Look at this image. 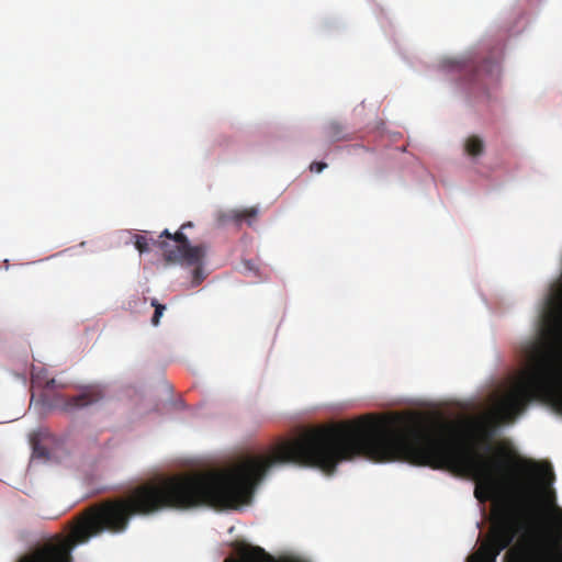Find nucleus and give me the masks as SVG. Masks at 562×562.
Here are the masks:
<instances>
[{
	"instance_id": "obj_1",
	"label": "nucleus",
	"mask_w": 562,
	"mask_h": 562,
	"mask_svg": "<svg viewBox=\"0 0 562 562\" xmlns=\"http://www.w3.org/2000/svg\"><path fill=\"white\" fill-rule=\"evenodd\" d=\"M527 366L497 398L491 413L473 419L465 431L449 423L427 425L415 418H385V462L404 459L418 465L464 472L475 481V497L484 503L505 497L493 513L491 529L468 562H496L522 528L520 514L531 507L538 495L532 474L510 476L514 464L505 457L487 458L479 452V442L491 439L496 426L513 422L529 403L555 395L554 405L562 413V369L558 351L538 340L531 341ZM522 470L521 464H515Z\"/></svg>"
},
{
	"instance_id": "obj_2",
	"label": "nucleus",
	"mask_w": 562,
	"mask_h": 562,
	"mask_svg": "<svg viewBox=\"0 0 562 562\" xmlns=\"http://www.w3.org/2000/svg\"><path fill=\"white\" fill-rule=\"evenodd\" d=\"M543 501L549 507L553 528H526L517 547L508 552L512 562H562V508L555 504L553 491H548Z\"/></svg>"
},
{
	"instance_id": "obj_3",
	"label": "nucleus",
	"mask_w": 562,
	"mask_h": 562,
	"mask_svg": "<svg viewBox=\"0 0 562 562\" xmlns=\"http://www.w3.org/2000/svg\"><path fill=\"white\" fill-rule=\"evenodd\" d=\"M154 244L161 249L165 261L170 263L200 265L207 251L203 244L190 245L181 231L171 234L165 229L159 235V240H155Z\"/></svg>"
},
{
	"instance_id": "obj_4",
	"label": "nucleus",
	"mask_w": 562,
	"mask_h": 562,
	"mask_svg": "<svg viewBox=\"0 0 562 562\" xmlns=\"http://www.w3.org/2000/svg\"><path fill=\"white\" fill-rule=\"evenodd\" d=\"M451 67L456 68L468 82H477L484 87L496 82L499 76V59L497 57H490L479 63L476 56L468 55L451 60Z\"/></svg>"
},
{
	"instance_id": "obj_5",
	"label": "nucleus",
	"mask_w": 562,
	"mask_h": 562,
	"mask_svg": "<svg viewBox=\"0 0 562 562\" xmlns=\"http://www.w3.org/2000/svg\"><path fill=\"white\" fill-rule=\"evenodd\" d=\"M102 397L103 393L99 386H86L79 394L65 398V409L83 408L98 403Z\"/></svg>"
},
{
	"instance_id": "obj_6",
	"label": "nucleus",
	"mask_w": 562,
	"mask_h": 562,
	"mask_svg": "<svg viewBox=\"0 0 562 562\" xmlns=\"http://www.w3.org/2000/svg\"><path fill=\"white\" fill-rule=\"evenodd\" d=\"M258 216V209L255 206L240 209V210H232L223 215V221L228 222L232 221L237 225H240L243 222H246L249 226L252 225L255 220Z\"/></svg>"
},
{
	"instance_id": "obj_7",
	"label": "nucleus",
	"mask_w": 562,
	"mask_h": 562,
	"mask_svg": "<svg viewBox=\"0 0 562 562\" xmlns=\"http://www.w3.org/2000/svg\"><path fill=\"white\" fill-rule=\"evenodd\" d=\"M325 137L328 142L335 143L348 139L346 128L338 122H330L324 128Z\"/></svg>"
},
{
	"instance_id": "obj_8",
	"label": "nucleus",
	"mask_w": 562,
	"mask_h": 562,
	"mask_svg": "<svg viewBox=\"0 0 562 562\" xmlns=\"http://www.w3.org/2000/svg\"><path fill=\"white\" fill-rule=\"evenodd\" d=\"M464 150L470 156H480L484 151V143L479 136L472 135L467 138L464 143Z\"/></svg>"
},
{
	"instance_id": "obj_9",
	"label": "nucleus",
	"mask_w": 562,
	"mask_h": 562,
	"mask_svg": "<svg viewBox=\"0 0 562 562\" xmlns=\"http://www.w3.org/2000/svg\"><path fill=\"white\" fill-rule=\"evenodd\" d=\"M32 383L35 386H42L47 390H55L60 386L57 384V381L55 379H49L44 382L40 374L35 373L34 371L32 372Z\"/></svg>"
},
{
	"instance_id": "obj_10",
	"label": "nucleus",
	"mask_w": 562,
	"mask_h": 562,
	"mask_svg": "<svg viewBox=\"0 0 562 562\" xmlns=\"http://www.w3.org/2000/svg\"><path fill=\"white\" fill-rule=\"evenodd\" d=\"M151 306L155 307V312L151 318V324L154 326H157L159 324L160 317L162 316L166 306L164 304H160L156 299L151 301Z\"/></svg>"
},
{
	"instance_id": "obj_11",
	"label": "nucleus",
	"mask_w": 562,
	"mask_h": 562,
	"mask_svg": "<svg viewBox=\"0 0 562 562\" xmlns=\"http://www.w3.org/2000/svg\"><path fill=\"white\" fill-rule=\"evenodd\" d=\"M203 261L200 265H191L194 267L192 271V285L198 286L204 280L205 276L202 269Z\"/></svg>"
},
{
	"instance_id": "obj_12",
	"label": "nucleus",
	"mask_w": 562,
	"mask_h": 562,
	"mask_svg": "<svg viewBox=\"0 0 562 562\" xmlns=\"http://www.w3.org/2000/svg\"><path fill=\"white\" fill-rule=\"evenodd\" d=\"M135 247L136 249L143 254V252H147L149 250V247H148V240L145 236L143 235H135Z\"/></svg>"
},
{
	"instance_id": "obj_13",
	"label": "nucleus",
	"mask_w": 562,
	"mask_h": 562,
	"mask_svg": "<svg viewBox=\"0 0 562 562\" xmlns=\"http://www.w3.org/2000/svg\"><path fill=\"white\" fill-rule=\"evenodd\" d=\"M327 167L326 162L314 161L310 166V170L313 172H322Z\"/></svg>"
},
{
	"instance_id": "obj_14",
	"label": "nucleus",
	"mask_w": 562,
	"mask_h": 562,
	"mask_svg": "<svg viewBox=\"0 0 562 562\" xmlns=\"http://www.w3.org/2000/svg\"><path fill=\"white\" fill-rule=\"evenodd\" d=\"M553 479V472L551 469H548L547 471H544L543 473H541V480L542 481H548V483L550 484V481Z\"/></svg>"
},
{
	"instance_id": "obj_15",
	"label": "nucleus",
	"mask_w": 562,
	"mask_h": 562,
	"mask_svg": "<svg viewBox=\"0 0 562 562\" xmlns=\"http://www.w3.org/2000/svg\"><path fill=\"white\" fill-rule=\"evenodd\" d=\"M187 226H191V223L182 224L181 228H184Z\"/></svg>"
},
{
	"instance_id": "obj_16",
	"label": "nucleus",
	"mask_w": 562,
	"mask_h": 562,
	"mask_svg": "<svg viewBox=\"0 0 562 562\" xmlns=\"http://www.w3.org/2000/svg\"><path fill=\"white\" fill-rule=\"evenodd\" d=\"M536 467H537V465H536V463H532V464H531V469H532V470H535V468H536Z\"/></svg>"
}]
</instances>
